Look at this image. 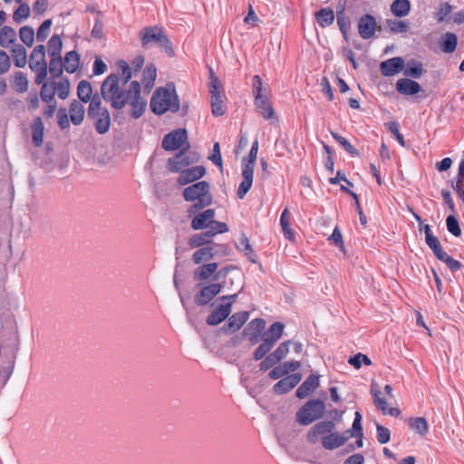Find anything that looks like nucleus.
Here are the masks:
<instances>
[{"label":"nucleus","mask_w":464,"mask_h":464,"mask_svg":"<svg viewBox=\"0 0 464 464\" xmlns=\"http://www.w3.org/2000/svg\"><path fill=\"white\" fill-rule=\"evenodd\" d=\"M120 74L111 73L101 86L102 99L115 110H121L126 105L130 107V115L140 118L145 111L147 102L140 96V84L138 81L130 82L131 68L124 60L117 62Z\"/></svg>","instance_id":"1"},{"label":"nucleus","mask_w":464,"mask_h":464,"mask_svg":"<svg viewBox=\"0 0 464 464\" xmlns=\"http://www.w3.org/2000/svg\"><path fill=\"white\" fill-rule=\"evenodd\" d=\"M334 420H323L315 423L307 432L306 440L311 444L320 442L324 449L333 450L345 444L349 436L335 432Z\"/></svg>","instance_id":"2"},{"label":"nucleus","mask_w":464,"mask_h":464,"mask_svg":"<svg viewBox=\"0 0 464 464\" xmlns=\"http://www.w3.org/2000/svg\"><path fill=\"white\" fill-rule=\"evenodd\" d=\"M182 196L185 201L193 203L187 211L189 218L213 202L210 184L205 180L198 181L185 188Z\"/></svg>","instance_id":"3"},{"label":"nucleus","mask_w":464,"mask_h":464,"mask_svg":"<svg viewBox=\"0 0 464 464\" xmlns=\"http://www.w3.org/2000/svg\"><path fill=\"white\" fill-rule=\"evenodd\" d=\"M150 106L151 111L158 115L164 114L167 111H178L179 100L174 85L168 84L166 87L156 89L150 99Z\"/></svg>","instance_id":"4"},{"label":"nucleus","mask_w":464,"mask_h":464,"mask_svg":"<svg viewBox=\"0 0 464 464\" xmlns=\"http://www.w3.org/2000/svg\"><path fill=\"white\" fill-rule=\"evenodd\" d=\"M139 36L141 45L145 48L155 44L163 49L169 55L174 53L171 42L164 30L160 26L155 25L144 27L140 31Z\"/></svg>","instance_id":"5"},{"label":"nucleus","mask_w":464,"mask_h":464,"mask_svg":"<svg viewBox=\"0 0 464 464\" xmlns=\"http://www.w3.org/2000/svg\"><path fill=\"white\" fill-rule=\"evenodd\" d=\"M216 211L208 208L192 215L191 228L193 230L208 229L213 234H223L228 231V227L224 222L215 220Z\"/></svg>","instance_id":"6"},{"label":"nucleus","mask_w":464,"mask_h":464,"mask_svg":"<svg viewBox=\"0 0 464 464\" xmlns=\"http://www.w3.org/2000/svg\"><path fill=\"white\" fill-rule=\"evenodd\" d=\"M258 140H256L251 147L247 160L242 162V178L243 180L238 186L237 196L238 198L243 199L246 193L250 190L253 185L254 168L257 157Z\"/></svg>","instance_id":"7"},{"label":"nucleus","mask_w":464,"mask_h":464,"mask_svg":"<svg viewBox=\"0 0 464 464\" xmlns=\"http://www.w3.org/2000/svg\"><path fill=\"white\" fill-rule=\"evenodd\" d=\"M69 114L64 107H61L57 112V123L61 130L70 128V121L73 125L82 123L85 116V108L81 102L73 100L69 106Z\"/></svg>","instance_id":"8"},{"label":"nucleus","mask_w":464,"mask_h":464,"mask_svg":"<svg viewBox=\"0 0 464 464\" xmlns=\"http://www.w3.org/2000/svg\"><path fill=\"white\" fill-rule=\"evenodd\" d=\"M325 411L324 403L320 400L308 401L296 413V420L301 425H309L321 419Z\"/></svg>","instance_id":"9"},{"label":"nucleus","mask_w":464,"mask_h":464,"mask_svg":"<svg viewBox=\"0 0 464 464\" xmlns=\"http://www.w3.org/2000/svg\"><path fill=\"white\" fill-rule=\"evenodd\" d=\"M30 69L36 73L35 83L41 84L47 76V63L45 61V46L43 44L36 45L29 59Z\"/></svg>","instance_id":"10"},{"label":"nucleus","mask_w":464,"mask_h":464,"mask_svg":"<svg viewBox=\"0 0 464 464\" xmlns=\"http://www.w3.org/2000/svg\"><path fill=\"white\" fill-rule=\"evenodd\" d=\"M162 148L166 150L188 151L190 145L188 141V133L185 129H177L165 135L162 140Z\"/></svg>","instance_id":"11"},{"label":"nucleus","mask_w":464,"mask_h":464,"mask_svg":"<svg viewBox=\"0 0 464 464\" xmlns=\"http://www.w3.org/2000/svg\"><path fill=\"white\" fill-rule=\"evenodd\" d=\"M218 264L216 262L203 264L198 266L193 271V279L197 282L208 281L211 276L218 280L221 276H225L231 269L230 266H226L218 271Z\"/></svg>","instance_id":"12"},{"label":"nucleus","mask_w":464,"mask_h":464,"mask_svg":"<svg viewBox=\"0 0 464 464\" xmlns=\"http://www.w3.org/2000/svg\"><path fill=\"white\" fill-rule=\"evenodd\" d=\"M197 160V157H192L187 154L186 151H179L168 160L167 168L170 172L181 173Z\"/></svg>","instance_id":"13"},{"label":"nucleus","mask_w":464,"mask_h":464,"mask_svg":"<svg viewBox=\"0 0 464 464\" xmlns=\"http://www.w3.org/2000/svg\"><path fill=\"white\" fill-rule=\"evenodd\" d=\"M377 30V22L373 15L364 14L358 21V33L360 36L368 40L372 38Z\"/></svg>","instance_id":"14"},{"label":"nucleus","mask_w":464,"mask_h":464,"mask_svg":"<svg viewBox=\"0 0 464 464\" xmlns=\"http://www.w3.org/2000/svg\"><path fill=\"white\" fill-rule=\"evenodd\" d=\"M222 289L219 283H213L208 285L203 286L201 290L195 295V302L198 305L208 304L216 295H218Z\"/></svg>","instance_id":"15"},{"label":"nucleus","mask_w":464,"mask_h":464,"mask_svg":"<svg viewBox=\"0 0 464 464\" xmlns=\"http://www.w3.org/2000/svg\"><path fill=\"white\" fill-rule=\"evenodd\" d=\"M300 373H293L282 378L273 387V391L276 394H285L295 387L301 381Z\"/></svg>","instance_id":"16"},{"label":"nucleus","mask_w":464,"mask_h":464,"mask_svg":"<svg viewBox=\"0 0 464 464\" xmlns=\"http://www.w3.org/2000/svg\"><path fill=\"white\" fill-rule=\"evenodd\" d=\"M205 174L206 169L203 166H195L188 168L187 169L179 173L177 182L180 186H185L187 184L198 180Z\"/></svg>","instance_id":"17"},{"label":"nucleus","mask_w":464,"mask_h":464,"mask_svg":"<svg viewBox=\"0 0 464 464\" xmlns=\"http://www.w3.org/2000/svg\"><path fill=\"white\" fill-rule=\"evenodd\" d=\"M301 366L300 362L298 361H289L276 365L268 373V376L272 380H277L279 378H284L292 372H295Z\"/></svg>","instance_id":"18"},{"label":"nucleus","mask_w":464,"mask_h":464,"mask_svg":"<svg viewBox=\"0 0 464 464\" xmlns=\"http://www.w3.org/2000/svg\"><path fill=\"white\" fill-rule=\"evenodd\" d=\"M248 317L249 314L246 311L235 313L228 318L227 323L223 325L222 330L229 334L235 333L244 325Z\"/></svg>","instance_id":"19"},{"label":"nucleus","mask_w":464,"mask_h":464,"mask_svg":"<svg viewBox=\"0 0 464 464\" xmlns=\"http://www.w3.org/2000/svg\"><path fill=\"white\" fill-rule=\"evenodd\" d=\"M30 128L34 146L36 148L42 147L44 144L45 130L43 119L40 116L34 117L31 122Z\"/></svg>","instance_id":"20"},{"label":"nucleus","mask_w":464,"mask_h":464,"mask_svg":"<svg viewBox=\"0 0 464 464\" xmlns=\"http://www.w3.org/2000/svg\"><path fill=\"white\" fill-rule=\"evenodd\" d=\"M404 67V61L401 57H393L382 62L380 71L384 76H393L399 73Z\"/></svg>","instance_id":"21"},{"label":"nucleus","mask_w":464,"mask_h":464,"mask_svg":"<svg viewBox=\"0 0 464 464\" xmlns=\"http://www.w3.org/2000/svg\"><path fill=\"white\" fill-rule=\"evenodd\" d=\"M231 313V303L222 304L218 306L207 318L208 325H218L222 323Z\"/></svg>","instance_id":"22"},{"label":"nucleus","mask_w":464,"mask_h":464,"mask_svg":"<svg viewBox=\"0 0 464 464\" xmlns=\"http://www.w3.org/2000/svg\"><path fill=\"white\" fill-rule=\"evenodd\" d=\"M319 386V376L311 374L296 390V396L304 399Z\"/></svg>","instance_id":"23"},{"label":"nucleus","mask_w":464,"mask_h":464,"mask_svg":"<svg viewBox=\"0 0 464 464\" xmlns=\"http://www.w3.org/2000/svg\"><path fill=\"white\" fill-rule=\"evenodd\" d=\"M397 91L405 95H414L420 91V85L411 79H400L396 82Z\"/></svg>","instance_id":"24"},{"label":"nucleus","mask_w":464,"mask_h":464,"mask_svg":"<svg viewBox=\"0 0 464 464\" xmlns=\"http://www.w3.org/2000/svg\"><path fill=\"white\" fill-rule=\"evenodd\" d=\"M157 76V69L154 64H148L142 72L141 82L143 84L144 92H150L153 88Z\"/></svg>","instance_id":"25"},{"label":"nucleus","mask_w":464,"mask_h":464,"mask_svg":"<svg viewBox=\"0 0 464 464\" xmlns=\"http://www.w3.org/2000/svg\"><path fill=\"white\" fill-rule=\"evenodd\" d=\"M254 102L258 113L261 114L266 120L274 118L275 111L267 96L260 99H255Z\"/></svg>","instance_id":"26"},{"label":"nucleus","mask_w":464,"mask_h":464,"mask_svg":"<svg viewBox=\"0 0 464 464\" xmlns=\"http://www.w3.org/2000/svg\"><path fill=\"white\" fill-rule=\"evenodd\" d=\"M284 328L285 325L282 323L276 322L269 326L267 331L263 334L262 337L275 345L276 343L282 337Z\"/></svg>","instance_id":"27"},{"label":"nucleus","mask_w":464,"mask_h":464,"mask_svg":"<svg viewBox=\"0 0 464 464\" xmlns=\"http://www.w3.org/2000/svg\"><path fill=\"white\" fill-rule=\"evenodd\" d=\"M217 234L211 233V231H205L199 234H195L188 239V246L191 248H198L200 246H204L205 245H208L211 243V238L215 237Z\"/></svg>","instance_id":"28"},{"label":"nucleus","mask_w":464,"mask_h":464,"mask_svg":"<svg viewBox=\"0 0 464 464\" xmlns=\"http://www.w3.org/2000/svg\"><path fill=\"white\" fill-rule=\"evenodd\" d=\"M91 118L94 120L95 129L98 133L104 134L110 130L111 116L108 110H104L103 112H101L98 116Z\"/></svg>","instance_id":"29"},{"label":"nucleus","mask_w":464,"mask_h":464,"mask_svg":"<svg viewBox=\"0 0 464 464\" xmlns=\"http://www.w3.org/2000/svg\"><path fill=\"white\" fill-rule=\"evenodd\" d=\"M318 24L322 27H327L334 24V13L330 7L321 8L314 14Z\"/></svg>","instance_id":"30"},{"label":"nucleus","mask_w":464,"mask_h":464,"mask_svg":"<svg viewBox=\"0 0 464 464\" xmlns=\"http://www.w3.org/2000/svg\"><path fill=\"white\" fill-rule=\"evenodd\" d=\"M215 256L214 247L212 246H207L199 247L192 255V261L196 265H200L205 261H208Z\"/></svg>","instance_id":"31"},{"label":"nucleus","mask_w":464,"mask_h":464,"mask_svg":"<svg viewBox=\"0 0 464 464\" xmlns=\"http://www.w3.org/2000/svg\"><path fill=\"white\" fill-rule=\"evenodd\" d=\"M17 34L14 28L10 26H3L0 29V45L8 48L16 42Z\"/></svg>","instance_id":"32"},{"label":"nucleus","mask_w":464,"mask_h":464,"mask_svg":"<svg viewBox=\"0 0 464 464\" xmlns=\"http://www.w3.org/2000/svg\"><path fill=\"white\" fill-rule=\"evenodd\" d=\"M458 44L457 35L453 33H446L440 41V49L446 53H451Z\"/></svg>","instance_id":"33"},{"label":"nucleus","mask_w":464,"mask_h":464,"mask_svg":"<svg viewBox=\"0 0 464 464\" xmlns=\"http://www.w3.org/2000/svg\"><path fill=\"white\" fill-rule=\"evenodd\" d=\"M64 70L69 73H73L77 71L80 64V55L75 51H71L65 54L63 62Z\"/></svg>","instance_id":"34"},{"label":"nucleus","mask_w":464,"mask_h":464,"mask_svg":"<svg viewBox=\"0 0 464 464\" xmlns=\"http://www.w3.org/2000/svg\"><path fill=\"white\" fill-rule=\"evenodd\" d=\"M411 10L410 0H394L391 5V12L397 17H404Z\"/></svg>","instance_id":"35"},{"label":"nucleus","mask_w":464,"mask_h":464,"mask_svg":"<svg viewBox=\"0 0 464 464\" xmlns=\"http://www.w3.org/2000/svg\"><path fill=\"white\" fill-rule=\"evenodd\" d=\"M42 88L40 91V98L44 102H55L56 88L54 86V81H48L42 82Z\"/></svg>","instance_id":"36"},{"label":"nucleus","mask_w":464,"mask_h":464,"mask_svg":"<svg viewBox=\"0 0 464 464\" xmlns=\"http://www.w3.org/2000/svg\"><path fill=\"white\" fill-rule=\"evenodd\" d=\"M410 428L420 436H425L429 432V424L425 418L415 417L408 420Z\"/></svg>","instance_id":"37"},{"label":"nucleus","mask_w":464,"mask_h":464,"mask_svg":"<svg viewBox=\"0 0 464 464\" xmlns=\"http://www.w3.org/2000/svg\"><path fill=\"white\" fill-rule=\"evenodd\" d=\"M12 86L18 93H24L28 90V80L23 72H15L12 79Z\"/></svg>","instance_id":"38"},{"label":"nucleus","mask_w":464,"mask_h":464,"mask_svg":"<svg viewBox=\"0 0 464 464\" xmlns=\"http://www.w3.org/2000/svg\"><path fill=\"white\" fill-rule=\"evenodd\" d=\"M452 188L459 198L464 200V159L459 164L458 174Z\"/></svg>","instance_id":"39"},{"label":"nucleus","mask_w":464,"mask_h":464,"mask_svg":"<svg viewBox=\"0 0 464 464\" xmlns=\"http://www.w3.org/2000/svg\"><path fill=\"white\" fill-rule=\"evenodd\" d=\"M371 394L373 396L376 408L380 410L383 414H387L388 403L384 398L381 397L379 385L375 382H372L371 385Z\"/></svg>","instance_id":"40"},{"label":"nucleus","mask_w":464,"mask_h":464,"mask_svg":"<svg viewBox=\"0 0 464 464\" xmlns=\"http://www.w3.org/2000/svg\"><path fill=\"white\" fill-rule=\"evenodd\" d=\"M12 57L14 63L18 68H23L27 63L26 50L22 45H16L12 49Z\"/></svg>","instance_id":"41"},{"label":"nucleus","mask_w":464,"mask_h":464,"mask_svg":"<svg viewBox=\"0 0 464 464\" xmlns=\"http://www.w3.org/2000/svg\"><path fill=\"white\" fill-rule=\"evenodd\" d=\"M77 95L81 102H89L92 96V87L87 81H81L77 87Z\"/></svg>","instance_id":"42"},{"label":"nucleus","mask_w":464,"mask_h":464,"mask_svg":"<svg viewBox=\"0 0 464 464\" xmlns=\"http://www.w3.org/2000/svg\"><path fill=\"white\" fill-rule=\"evenodd\" d=\"M48 53L50 56H61L63 42L59 35L53 34L48 41Z\"/></svg>","instance_id":"43"},{"label":"nucleus","mask_w":464,"mask_h":464,"mask_svg":"<svg viewBox=\"0 0 464 464\" xmlns=\"http://www.w3.org/2000/svg\"><path fill=\"white\" fill-rule=\"evenodd\" d=\"M355 417L353 422V429L347 430L343 433H345L346 436H349V439L351 437H362V415L359 411L355 412Z\"/></svg>","instance_id":"44"},{"label":"nucleus","mask_w":464,"mask_h":464,"mask_svg":"<svg viewBox=\"0 0 464 464\" xmlns=\"http://www.w3.org/2000/svg\"><path fill=\"white\" fill-rule=\"evenodd\" d=\"M49 72L53 78H58L64 69L61 56H50Z\"/></svg>","instance_id":"45"},{"label":"nucleus","mask_w":464,"mask_h":464,"mask_svg":"<svg viewBox=\"0 0 464 464\" xmlns=\"http://www.w3.org/2000/svg\"><path fill=\"white\" fill-rule=\"evenodd\" d=\"M21 41L28 47H31L34 42V31L33 27L24 25L19 30Z\"/></svg>","instance_id":"46"},{"label":"nucleus","mask_w":464,"mask_h":464,"mask_svg":"<svg viewBox=\"0 0 464 464\" xmlns=\"http://www.w3.org/2000/svg\"><path fill=\"white\" fill-rule=\"evenodd\" d=\"M106 108L102 106V101L99 95H94L90 100V104L88 108V115L89 117H95L103 112Z\"/></svg>","instance_id":"47"},{"label":"nucleus","mask_w":464,"mask_h":464,"mask_svg":"<svg viewBox=\"0 0 464 464\" xmlns=\"http://www.w3.org/2000/svg\"><path fill=\"white\" fill-rule=\"evenodd\" d=\"M332 137L352 156H357L359 151L344 137L331 131Z\"/></svg>","instance_id":"48"},{"label":"nucleus","mask_w":464,"mask_h":464,"mask_svg":"<svg viewBox=\"0 0 464 464\" xmlns=\"http://www.w3.org/2000/svg\"><path fill=\"white\" fill-rule=\"evenodd\" d=\"M30 15V6L27 4H21L14 10L13 19L15 23L21 24Z\"/></svg>","instance_id":"49"},{"label":"nucleus","mask_w":464,"mask_h":464,"mask_svg":"<svg viewBox=\"0 0 464 464\" xmlns=\"http://www.w3.org/2000/svg\"><path fill=\"white\" fill-rule=\"evenodd\" d=\"M426 244L433 251L434 255L438 259L443 258L444 251L440 246V243L436 236H429L425 238Z\"/></svg>","instance_id":"50"},{"label":"nucleus","mask_w":464,"mask_h":464,"mask_svg":"<svg viewBox=\"0 0 464 464\" xmlns=\"http://www.w3.org/2000/svg\"><path fill=\"white\" fill-rule=\"evenodd\" d=\"M274 347V344L262 337V343L258 345L254 353V359L259 361L263 359Z\"/></svg>","instance_id":"51"},{"label":"nucleus","mask_w":464,"mask_h":464,"mask_svg":"<svg viewBox=\"0 0 464 464\" xmlns=\"http://www.w3.org/2000/svg\"><path fill=\"white\" fill-rule=\"evenodd\" d=\"M291 343L292 342L290 340L285 341L281 343L273 353H271L276 361L280 362L286 357L289 353V346Z\"/></svg>","instance_id":"52"},{"label":"nucleus","mask_w":464,"mask_h":464,"mask_svg":"<svg viewBox=\"0 0 464 464\" xmlns=\"http://www.w3.org/2000/svg\"><path fill=\"white\" fill-rule=\"evenodd\" d=\"M56 93L62 100H65L70 94V82L67 79H61L58 82L54 81Z\"/></svg>","instance_id":"53"},{"label":"nucleus","mask_w":464,"mask_h":464,"mask_svg":"<svg viewBox=\"0 0 464 464\" xmlns=\"http://www.w3.org/2000/svg\"><path fill=\"white\" fill-rule=\"evenodd\" d=\"M387 25L395 34L405 33L410 28L409 23L401 20H387Z\"/></svg>","instance_id":"54"},{"label":"nucleus","mask_w":464,"mask_h":464,"mask_svg":"<svg viewBox=\"0 0 464 464\" xmlns=\"http://www.w3.org/2000/svg\"><path fill=\"white\" fill-rule=\"evenodd\" d=\"M209 93H210V100L213 99L215 96L218 98H222L223 93L221 91V83L218 77H216L211 71V76H210V84H209Z\"/></svg>","instance_id":"55"},{"label":"nucleus","mask_w":464,"mask_h":464,"mask_svg":"<svg viewBox=\"0 0 464 464\" xmlns=\"http://www.w3.org/2000/svg\"><path fill=\"white\" fill-rule=\"evenodd\" d=\"M239 248L245 252V255L249 258V260L255 262L256 255L250 245L249 239L245 235L239 238Z\"/></svg>","instance_id":"56"},{"label":"nucleus","mask_w":464,"mask_h":464,"mask_svg":"<svg viewBox=\"0 0 464 464\" xmlns=\"http://www.w3.org/2000/svg\"><path fill=\"white\" fill-rule=\"evenodd\" d=\"M253 94L255 99L266 97V89L263 86V81L259 75L253 77Z\"/></svg>","instance_id":"57"},{"label":"nucleus","mask_w":464,"mask_h":464,"mask_svg":"<svg viewBox=\"0 0 464 464\" xmlns=\"http://www.w3.org/2000/svg\"><path fill=\"white\" fill-rule=\"evenodd\" d=\"M211 102V111L212 114L216 117L222 116L226 112V108L223 102L222 98H218L215 96L210 100Z\"/></svg>","instance_id":"58"},{"label":"nucleus","mask_w":464,"mask_h":464,"mask_svg":"<svg viewBox=\"0 0 464 464\" xmlns=\"http://www.w3.org/2000/svg\"><path fill=\"white\" fill-rule=\"evenodd\" d=\"M52 25V20L47 19L43 22V24L39 26L36 33V39L38 42H44L50 33V28Z\"/></svg>","instance_id":"59"},{"label":"nucleus","mask_w":464,"mask_h":464,"mask_svg":"<svg viewBox=\"0 0 464 464\" xmlns=\"http://www.w3.org/2000/svg\"><path fill=\"white\" fill-rule=\"evenodd\" d=\"M348 362L356 369L361 368L362 362L368 366L372 364L371 359L362 353H357L356 355L351 357Z\"/></svg>","instance_id":"60"},{"label":"nucleus","mask_w":464,"mask_h":464,"mask_svg":"<svg viewBox=\"0 0 464 464\" xmlns=\"http://www.w3.org/2000/svg\"><path fill=\"white\" fill-rule=\"evenodd\" d=\"M266 327V321L262 318H256L247 324L244 332L262 333Z\"/></svg>","instance_id":"61"},{"label":"nucleus","mask_w":464,"mask_h":464,"mask_svg":"<svg viewBox=\"0 0 464 464\" xmlns=\"http://www.w3.org/2000/svg\"><path fill=\"white\" fill-rule=\"evenodd\" d=\"M385 125L388 128V130L392 133L397 141L401 144V146L405 147V140L403 136L400 133L398 122L389 121Z\"/></svg>","instance_id":"62"},{"label":"nucleus","mask_w":464,"mask_h":464,"mask_svg":"<svg viewBox=\"0 0 464 464\" xmlns=\"http://www.w3.org/2000/svg\"><path fill=\"white\" fill-rule=\"evenodd\" d=\"M404 73L407 76L420 78L422 74V64L420 62H413L412 64L408 65Z\"/></svg>","instance_id":"63"},{"label":"nucleus","mask_w":464,"mask_h":464,"mask_svg":"<svg viewBox=\"0 0 464 464\" xmlns=\"http://www.w3.org/2000/svg\"><path fill=\"white\" fill-rule=\"evenodd\" d=\"M446 225L449 232H450L455 237H459L461 235V229L459 227V222L454 216H449L446 219Z\"/></svg>","instance_id":"64"}]
</instances>
